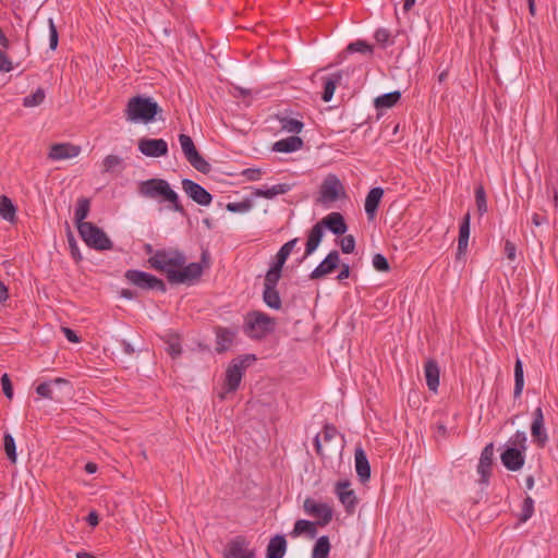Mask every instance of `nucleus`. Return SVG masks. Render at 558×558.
<instances>
[{
	"instance_id": "obj_10",
	"label": "nucleus",
	"mask_w": 558,
	"mask_h": 558,
	"mask_svg": "<svg viewBox=\"0 0 558 558\" xmlns=\"http://www.w3.org/2000/svg\"><path fill=\"white\" fill-rule=\"evenodd\" d=\"M304 511L317 519L319 526L327 525L332 519V509L329 505L317 502L313 498H306L303 505Z\"/></svg>"
},
{
	"instance_id": "obj_24",
	"label": "nucleus",
	"mask_w": 558,
	"mask_h": 558,
	"mask_svg": "<svg viewBox=\"0 0 558 558\" xmlns=\"http://www.w3.org/2000/svg\"><path fill=\"white\" fill-rule=\"evenodd\" d=\"M323 236L324 231L320 228V225L315 223L308 231L305 252L304 255L299 260L300 264L303 263L310 255H312L316 251L319 243L322 242Z\"/></svg>"
},
{
	"instance_id": "obj_26",
	"label": "nucleus",
	"mask_w": 558,
	"mask_h": 558,
	"mask_svg": "<svg viewBox=\"0 0 558 558\" xmlns=\"http://www.w3.org/2000/svg\"><path fill=\"white\" fill-rule=\"evenodd\" d=\"M383 195L384 190L379 186L373 187L366 195L364 207L368 220L375 218Z\"/></svg>"
},
{
	"instance_id": "obj_39",
	"label": "nucleus",
	"mask_w": 558,
	"mask_h": 558,
	"mask_svg": "<svg viewBox=\"0 0 558 558\" xmlns=\"http://www.w3.org/2000/svg\"><path fill=\"white\" fill-rule=\"evenodd\" d=\"M279 123H280L281 130L289 132V133H295V134H299L304 126L302 121L291 118V117H280Z\"/></svg>"
},
{
	"instance_id": "obj_45",
	"label": "nucleus",
	"mask_w": 558,
	"mask_h": 558,
	"mask_svg": "<svg viewBox=\"0 0 558 558\" xmlns=\"http://www.w3.org/2000/svg\"><path fill=\"white\" fill-rule=\"evenodd\" d=\"M347 52L353 53V52H360V53H368L372 54L373 47L365 40L357 39L353 43H350L345 49Z\"/></svg>"
},
{
	"instance_id": "obj_16",
	"label": "nucleus",
	"mask_w": 558,
	"mask_h": 558,
	"mask_svg": "<svg viewBox=\"0 0 558 558\" xmlns=\"http://www.w3.org/2000/svg\"><path fill=\"white\" fill-rule=\"evenodd\" d=\"M531 435L538 447H544L548 441V435L544 427V414L541 407L533 412V422L531 424Z\"/></svg>"
},
{
	"instance_id": "obj_52",
	"label": "nucleus",
	"mask_w": 558,
	"mask_h": 558,
	"mask_svg": "<svg viewBox=\"0 0 558 558\" xmlns=\"http://www.w3.org/2000/svg\"><path fill=\"white\" fill-rule=\"evenodd\" d=\"M373 266L378 271H388L389 270V263L388 259L383 254H375L373 256Z\"/></svg>"
},
{
	"instance_id": "obj_64",
	"label": "nucleus",
	"mask_w": 558,
	"mask_h": 558,
	"mask_svg": "<svg viewBox=\"0 0 558 558\" xmlns=\"http://www.w3.org/2000/svg\"><path fill=\"white\" fill-rule=\"evenodd\" d=\"M86 521L90 526H96L99 523V517H98L97 512H95V511L89 512L86 518Z\"/></svg>"
},
{
	"instance_id": "obj_22",
	"label": "nucleus",
	"mask_w": 558,
	"mask_h": 558,
	"mask_svg": "<svg viewBox=\"0 0 558 558\" xmlns=\"http://www.w3.org/2000/svg\"><path fill=\"white\" fill-rule=\"evenodd\" d=\"M238 335V329L235 327H217L216 328V338H217V347L216 351L218 353L226 352L232 345L235 337Z\"/></svg>"
},
{
	"instance_id": "obj_53",
	"label": "nucleus",
	"mask_w": 558,
	"mask_h": 558,
	"mask_svg": "<svg viewBox=\"0 0 558 558\" xmlns=\"http://www.w3.org/2000/svg\"><path fill=\"white\" fill-rule=\"evenodd\" d=\"M341 251L344 254H351L354 252L355 248V239L353 235L348 234L343 236L340 241Z\"/></svg>"
},
{
	"instance_id": "obj_8",
	"label": "nucleus",
	"mask_w": 558,
	"mask_h": 558,
	"mask_svg": "<svg viewBox=\"0 0 558 558\" xmlns=\"http://www.w3.org/2000/svg\"><path fill=\"white\" fill-rule=\"evenodd\" d=\"M179 142L184 157L191 163V166L202 173H208L210 171V165L198 153L192 137L186 134H180Z\"/></svg>"
},
{
	"instance_id": "obj_6",
	"label": "nucleus",
	"mask_w": 558,
	"mask_h": 558,
	"mask_svg": "<svg viewBox=\"0 0 558 558\" xmlns=\"http://www.w3.org/2000/svg\"><path fill=\"white\" fill-rule=\"evenodd\" d=\"M256 360L254 354H246L232 360L226 371L225 388L226 391L219 393L220 399L226 398V393L234 392L242 380L246 367Z\"/></svg>"
},
{
	"instance_id": "obj_15",
	"label": "nucleus",
	"mask_w": 558,
	"mask_h": 558,
	"mask_svg": "<svg viewBox=\"0 0 558 558\" xmlns=\"http://www.w3.org/2000/svg\"><path fill=\"white\" fill-rule=\"evenodd\" d=\"M340 262L338 251H331L324 260L310 274V279L318 280L333 272Z\"/></svg>"
},
{
	"instance_id": "obj_3",
	"label": "nucleus",
	"mask_w": 558,
	"mask_h": 558,
	"mask_svg": "<svg viewBox=\"0 0 558 558\" xmlns=\"http://www.w3.org/2000/svg\"><path fill=\"white\" fill-rule=\"evenodd\" d=\"M186 263V256L177 248L157 250L153 256L148 258L149 266L160 272H163L169 280L171 271H178Z\"/></svg>"
},
{
	"instance_id": "obj_44",
	"label": "nucleus",
	"mask_w": 558,
	"mask_h": 558,
	"mask_svg": "<svg viewBox=\"0 0 558 558\" xmlns=\"http://www.w3.org/2000/svg\"><path fill=\"white\" fill-rule=\"evenodd\" d=\"M3 447L7 453L8 459L12 462H16V446L13 436L9 433H5L3 436Z\"/></svg>"
},
{
	"instance_id": "obj_40",
	"label": "nucleus",
	"mask_w": 558,
	"mask_h": 558,
	"mask_svg": "<svg viewBox=\"0 0 558 558\" xmlns=\"http://www.w3.org/2000/svg\"><path fill=\"white\" fill-rule=\"evenodd\" d=\"M68 383L69 381L66 379L58 377V378H54L53 380L39 384L36 387V392H37V395H39L43 398L53 399L51 386L60 385V384H68Z\"/></svg>"
},
{
	"instance_id": "obj_43",
	"label": "nucleus",
	"mask_w": 558,
	"mask_h": 558,
	"mask_svg": "<svg viewBox=\"0 0 558 558\" xmlns=\"http://www.w3.org/2000/svg\"><path fill=\"white\" fill-rule=\"evenodd\" d=\"M298 243H299L298 238H294V239L288 241L287 243H284L278 251V253L276 254L275 262L284 265V263L287 262L288 257L290 256V254L292 253V251L294 250V247L296 246Z\"/></svg>"
},
{
	"instance_id": "obj_20",
	"label": "nucleus",
	"mask_w": 558,
	"mask_h": 558,
	"mask_svg": "<svg viewBox=\"0 0 558 558\" xmlns=\"http://www.w3.org/2000/svg\"><path fill=\"white\" fill-rule=\"evenodd\" d=\"M81 147L71 143H58L50 147L48 157L52 160H63L78 156Z\"/></svg>"
},
{
	"instance_id": "obj_46",
	"label": "nucleus",
	"mask_w": 558,
	"mask_h": 558,
	"mask_svg": "<svg viewBox=\"0 0 558 558\" xmlns=\"http://www.w3.org/2000/svg\"><path fill=\"white\" fill-rule=\"evenodd\" d=\"M46 94L43 88H37L36 92L26 96L23 99L24 107H36L45 100Z\"/></svg>"
},
{
	"instance_id": "obj_60",
	"label": "nucleus",
	"mask_w": 558,
	"mask_h": 558,
	"mask_svg": "<svg viewBox=\"0 0 558 558\" xmlns=\"http://www.w3.org/2000/svg\"><path fill=\"white\" fill-rule=\"evenodd\" d=\"M515 253H517V247H515L514 243L507 240L505 242V254H506L507 258L510 260H513L515 258Z\"/></svg>"
},
{
	"instance_id": "obj_7",
	"label": "nucleus",
	"mask_w": 558,
	"mask_h": 558,
	"mask_svg": "<svg viewBox=\"0 0 558 558\" xmlns=\"http://www.w3.org/2000/svg\"><path fill=\"white\" fill-rule=\"evenodd\" d=\"M78 233L83 241L97 251L111 250L113 244L102 229L93 222L78 226Z\"/></svg>"
},
{
	"instance_id": "obj_13",
	"label": "nucleus",
	"mask_w": 558,
	"mask_h": 558,
	"mask_svg": "<svg viewBox=\"0 0 558 558\" xmlns=\"http://www.w3.org/2000/svg\"><path fill=\"white\" fill-rule=\"evenodd\" d=\"M138 150L147 157H163L168 154V143L162 138L143 137L138 141Z\"/></svg>"
},
{
	"instance_id": "obj_61",
	"label": "nucleus",
	"mask_w": 558,
	"mask_h": 558,
	"mask_svg": "<svg viewBox=\"0 0 558 558\" xmlns=\"http://www.w3.org/2000/svg\"><path fill=\"white\" fill-rule=\"evenodd\" d=\"M62 332L64 333L65 338L72 342V343H78L81 341L80 337L76 335L74 330L68 327L61 328Z\"/></svg>"
},
{
	"instance_id": "obj_33",
	"label": "nucleus",
	"mask_w": 558,
	"mask_h": 558,
	"mask_svg": "<svg viewBox=\"0 0 558 558\" xmlns=\"http://www.w3.org/2000/svg\"><path fill=\"white\" fill-rule=\"evenodd\" d=\"M89 210H90V201L86 197L78 198L77 203H76L75 213H74V220H75L77 228L81 225L87 223L84 220L87 218Z\"/></svg>"
},
{
	"instance_id": "obj_63",
	"label": "nucleus",
	"mask_w": 558,
	"mask_h": 558,
	"mask_svg": "<svg viewBox=\"0 0 558 558\" xmlns=\"http://www.w3.org/2000/svg\"><path fill=\"white\" fill-rule=\"evenodd\" d=\"M349 277H350V266L347 265V264H343L342 267H341L340 272L337 276V279L339 281H342V280H344V279H347Z\"/></svg>"
},
{
	"instance_id": "obj_17",
	"label": "nucleus",
	"mask_w": 558,
	"mask_h": 558,
	"mask_svg": "<svg viewBox=\"0 0 558 558\" xmlns=\"http://www.w3.org/2000/svg\"><path fill=\"white\" fill-rule=\"evenodd\" d=\"M493 457H494V444H487L481 452L477 472L481 475L480 482L482 484H487L490 476L492 465H493Z\"/></svg>"
},
{
	"instance_id": "obj_49",
	"label": "nucleus",
	"mask_w": 558,
	"mask_h": 558,
	"mask_svg": "<svg viewBox=\"0 0 558 558\" xmlns=\"http://www.w3.org/2000/svg\"><path fill=\"white\" fill-rule=\"evenodd\" d=\"M533 512L534 500L530 496H527L522 504V509L519 518L520 522H526L533 515Z\"/></svg>"
},
{
	"instance_id": "obj_28",
	"label": "nucleus",
	"mask_w": 558,
	"mask_h": 558,
	"mask_svg": "<svg viewBox=\"0 0 558 558\" xmlns=\"http://www.w3.org/2000/svg\"><path fill=\"white\" fill-rule=\"evenodd\" d=\"M439 366L435 360H428L424 364L426 385L430 391L436 392L439 386Z\"/></svg>"
},
{
	"instance_id": "obj_57",
	"label": "nucleus",
	"mask_w": 558,
	"mask_h": 558,
	"mask_svg": "<svg viewBox=\"0 0 558 558\" xmlns=\"http://www.w3.org/2000/svg\"><path fill=\"white\" fill-rule=\"evenodd\" d=\"M338 434V430L336 426L331 424H326L323 429V438L325 441H330L333 439Z\"/></svg>"
},
{
	"instance_id": "obj_2",
	"label": "nucleus",
	"mask_w": 558,
	"mask_h": 558,
	"mask_svg": "<svg viewBox=\"0 0 558 558\" xmlns=\"http://www.w3.org/2000/svg\"><path fill=\"white\" fill-rule=\"evenodd\" d=\"M161 112L162 109L153 98L137 95L129 99L124 116L130 122L148 124Z\"/></svg>"
},
{
	"instance_id": "obj_30",
	"label": "nucleus",
	"mask_w": 558,
	"mask_h": 558,
	"mask_svg": "<svg viewBox=\"0 0 558 558\" xmlns=\"http://www.w3.org/2000/svg\"><path fill=\"white\" fill-rule=\"evenodd\" d=\"M343 77V71H338L325 78L324 83V92L322 95V99L325 102H329L332 99L333 93L337 86L341 83Z\"/></svg>"
},
{
	"instance_id": "obj_58",
	"label": "nucleus",
	"mask_w": 558,
	"mask_h": 558,
	"mask_svg": "<svg viewBox=\"0 0 558 558\" xmlns=\"http://www.w3.org/2000/svg\"><path fill=\"white\" fill-rule=\"evenodd\" d=\"M167 352L173 357H178L181 352H182V349H181V345L179 343L178 340H173L171 342L168 343V347H167Z\"/></svg>"
},
{
	"instance_id": "obj_11",
	"label": "nucleus",
	"mask_w": 558,
	"mask_h": 558,
	"mask_svg": "<svg viewBox=\"0 0 558 558\" xmlns=\"http://www.w3.org/2000/svg\"><path fill=\"white\" fill-rule=\"evenodd\" d=\"M344 194L343 186L336 175H328L320 185L319 201L324 204L336 202Z\"/></svg>"
},
{
	"instance_id": "obj_4",
	"label": "nucleus",
	"mask_w": 558,
	"mask_h": 558,
	"mask_svg": "<svg viewBox=\"0 0 558 558\" xmlns=\"http://www.w3.org/2000/svg\"><path fill=\"white\" fill-rule=\"evenodd\" d=\"M210 267V254L208 250H203L201 254V260L197 263H190L182 268H179L178 271H171L169 276V282L171 284L179 283H192L201 278L204 272V269Z\"/></svg>"
},
{
	"instance_id": "obj_23",
	"label": "nucleus",
	"mask_w": 558,
	"mask_h": 558,
	"mask_svg": "<svg viewBox=\"0 0 558 558\" xmlns=\"http://www.w3.org/2000/svg\"><path fill=\"white\" fill-rule=\"evenodd\" d=\"M355 471L362 483H365L371 477V465L365 451L357 447L354 451Z\"/></svg>"
},
{
	"instance_id": "obj_1",
	"label": "nucleus",
	"mask_w": 558,
	"mask_h": 558,
	"mask_svg": "<svg viewBox=\"0 0 558 558\" xmlns=\"http://www.w3.org/2000/svg\"><path fill=\"white\" fill-rule=\"evenodd\" d=\"M137 192L142 197L155 199L158 203H169L168 208L186 216V210L180 202L178 193L171 189L169 182L165 179L154 178L142 181L138 184Z\"/></svg>"
},
{
	"instance_id": "obj_42",
	"label": "nucleus",
	"mask_w": 558,
	"mask_h": 558,
	"mask_svg": "<svg viewBox=\"0 0 558 558\" xmlns=\"http://www.w3.org/2000/svg\"><path fill=\"white\" fill-rule=\"evenodd\" d=\"M524 387L523 365L521 360H517L514 365V398H519Z\"/></svg>"
},
{
	"instance_id": "obj_34",
	"label": "nucleus",
	"mask_w": 558,
	"mask_h": 558,
	"mask_svg": "<svg viewBox=\"0 0 558 558\" xmlns=\"http://www.w3.org/2000/svg\"><path fill=\"white\" fill-rule=\"evenodd\" d=\"M331 549L330 541L327 535L317 538L312 549V558H328Z\"/></svg>"
},
{
	"instance_id": "obj_29",
	"label": "nucleus",
	"mask_w": 558,
	"mask_h": 558,
	"mask_svg": "<svg viewBox=\"0 0 558 558\" xmlns=\"http://www.w3.org/2000/svg\"><path fill=\"white\" fill-rule=\"evenodd\" d=\"M287 546V541L283 535H275L267 545L266 558H283Z\"/></svg>"
},
{
	"instance_id": "obj_35",
	"label": "nucleus",
	"mask_w": 558,
	"mask_h": 558,
	"mask_svg": "<svg viewBox=\"0 0 558 558\" xmlns=\"http://www.w3.org/2000/svg\"><path fill=\"white\" fill-rule=\"evenodd\" d=\"M401 98V93L399 90H395L391 93L384 94L378 96L374 100V105L377 109L380 108H391L393 107Z\"/></svg>"
},
{
	"instance_id": "obj_18",
	"label": "nucleus",
	"mask_w": 558,
	"mask_h": 558,
	"mask_svg": "<svg viewBox=\"0 0 558 558\" xmlns=\"http://www.w3.org/2000/svg\"><path fill=\"white\" fill-rule=\"evenodd\" d=\"M501 463L509 471H519L525 462L524 451L508 447L500 456Z\"/></svg>"
},
{
	"instance_id": "obj_19",
	"label": "nucleus",
	"mask_w": 558,
	"mask_h": 558,
	"mask_svg": "<svg viewBox=\"0 0 558 558\" xmlns=\"http://www.w3.org/2000/svg\"><path fill=\"white\" fill-rule=\"evenodd\" d=\"M317 225H320L323 230L325 228L329 229L336 235H342L348 230L343 216L337 211L330 213L318 221Z\"/></svg>"
},
{
	"instance_id": "obj_55",
	"label": "nucleus",
	"mask_w": 558,
	"mask_h": 558,
	"mask_svg": "<svg viewBox=\"0 0 558 558\" xmlns=\"http://www.w3.org/2000/svg\"><path fill=\"white\" fill-rule=\"evenodd\" d=\"M1 385L4 396L11 400L13 398V387L11 379L7 373H4L1 377Z\"/></svg>"
},
{
	"instance_id": "obj_21",
	"label": "nucleus",
	"mask_w": 558,
	"mask_h": 558,
	"mask_svg": "<svg viewBox=\"0 0 558 558\" xmlns=\"http://www.w3.org/2000/svg\"><path fill=\"white\" fill-rule=\"evenodd\" d=\"M336 493L347 512L352 513L356 506V496L354 490L350 489V482H338L336 485Z\"/></svg>"
},
{
	"instance_id": "obj_36",
	"label": "nucleus",
	"mask_w": 558,
	"mask_h": 558,
	"mask_svg": "<svg viewBox=\"0 0 558 558\" xmlns=\"http://www.w3.org/2000/svg\"><path fill=\"white\" fill-rule=\"evenodd\" d=\"M282 264L275 262L265 276L264 288H277L281 278Z\"/></svg>"
},
{
	"instance_id": "obj_48",
	"label": "nucleus",
	"mask_w": 558,
	"mask_h": 558,
	"mask_svg": "<svg viewBox=\"0 0 558 558\" xmlns=\"http://www.w3.org/2000/svg\"><path fill=\"white\" fill-rule=\"evenodd\" d=\"M123 159L119 157L118 155H108L104 161H102V171L104 172H111L117 167L122 166Z\"/></svg>"
},
{
	"instance_id": "obj_12",
	"label": "nucleus",
	"mask_w": 558,
	"mask_h": 558,
	"mask_svg": "<svg viewBox=\"0 0 558 558\" xmlns=\"http://www.w3.org/2000/svg\"><path fill=\"white\" fill-rule=\"evenodd\" d=\"M248 545L244 536H235L228 543L225 558H255V550L248 548Z\"/></svg>"
},
{
	"instance_id": "obj_62",
	"label": "nucleus",
	"mask_w": 558,
	"mask_h": 558,
	"mask_svg": "<svg viewBox=\"0 0 558 558\" xmlns=\"http://www.w3.org/2000/svg\"><path fill=\"white\" fill-rule=\"evenodd\" d=\"M69 244H70V247H71L72 256L75 259H77V260L81 259L82 257H81V254L78 252L77 244H76V242H75V240H74V238L72 235L69 238Z\"/></svg>"
},
{
	"instance_id": "obj_14",
	"label": "nucleus",
	"mask_w": 558,
	"mask_h": 558,
	"mask_svg": "<svg viewBox=\"0 0 558 558\" xmlns=\"http://www.w3.org/2000/svg\"><path fill=\"white\" fill-rule=\"evenodd\" d=\"M181 184L186 195L191 197L195 203L202 206L210 205L213 196L202 185L190 179H183Z\"/></svg>"
},
{
	"instance_id": "obj_59",
	"label": "nucleus",
	"mask_w": 558,
	"mask_h": 558,
	"mask_svg": "<svg viewBox=\"0 0 558 558\" xmlns=\"http://www.w3.org/2000/svg\"><path fill=\"white\" fill-rule=\"evenodd\" d=\"M374 37L377 40V43L385 45L388 43V40L390 38V33H389V31H387L385 28H378L375 32Z\"/></svg>"
},
{
	"instance_id": "obj_5",
	"label": "nucleus",
	"mask_w": 558,
	"mask_h": 558,
	"mask_svg": "<svg viewBox=\"0 0 558 558\" xmlns=\"http://www.w3.org/2000/svg\"><path fill=\"white\" fill-rule=\"evenodd\" d=\"M276 320L269 315L254 311L245 316L243 330L251 339H263L275 329Z\"/></svg>"
},
{
	"instance_id": "obj_41",
	"label": "nucleus",
	"mask_w": 558,
	"mask_h": 558,
	"mask_svg": "<svg viewBox=\"0 0 558 558\" xmlns=\"http://www.w3.org/2000/svg\"><path fill=\"white\" fill-rule=\"evenodd\" d=\"M524 387L523 365L521 360H517L514 365V398H519Z\"/></svg>"
},
{
	"instance_id": "obj_54",
	"label": "nucleus",
	"mask_w": 558,
	"mask_h": 558,
	"mask_svg": "<svg viewBox=\"0 0 558 558\" xmlns=\"http://www.w3.org/2000/svg\"><path fill=\"white\" fill-rule=\"evenodd\" d=\"M251 207H252V205L247 201L227 204V210H229L231 213H245V211L250 210Z\"/></svg>"
},
{
	"instance_id": "obj_38",
	"label": "nucleus",
	"mask_w": 558,
	"mask_h": 558,
	"mask_svg": "<svg viewBox=\"0 0 558 558\" xmlns=\"http://www.w3.org/2000/svg\"><path fill=\"white\" fill-rule=\"evenodd\" d=\"M263 300L266 305L272 310H280L282 306L281 298L277 288H264Z\"/></svg>"
},
{
	"instance_id": "obj_37",
	"label": "nucleus",
	"mask_w": 558,
	"mask_h": 558,
	"mask_svg": "<svg viewBox=\"0 0 558 558\" xmlns=\"http://www.w3.org/2000/svg\"><path fill=\"white\" fill-rule=\"evenodd\" d=\"M15 213H16V208H15L14 204L12 203V201L5 195H1L0 196V216L4 220L13 222L15 220Z\"/></svg>"
},
{
	"instance_id": "obj_56",
	"label": "nucleus",
	"mask_w": 558,
	"mask_h": 558,
	"mask_svg": "<svg viewBox=\"0 0 558 558\" xmlns=\"http://www.w3.org/2000/svg\"><path fill=\"white\" fill-rule=\"evenodd\" d=\"M13 69L12 61L4 50H0V71L10 72Z\"/></svg>"
},
{
	"instance_id": "obj_47",
	"label": "nucleus",
	"mask_w": 558,
	"mask_h": 558,
	"mask_svg": "<svg viewBox=\"0 0 558 558\" xmlns=\"http://www.w3.org/2000/svg\"><path fill=\"white\" fill-rule=\"evenodd\" d=\"M475 203L480 215H484L487 211L486 193L482 185L475 189Z\"/></svg>"
},
{
	"instance_id": "obj_51",
	"label": "nucleus",
	"mask_w": 558,
	"mask_h": 558,
	"mask_svg": "<svg viewBox=\"0 0 558 558\" xmlns=\"http://www.w3.org/2000/svg\"><path fill=\"white\" fill-rule=\"evenodd\" d=\"M48 25H49V47L51 50H56L58 47V43H59V35H58V31H57V27H56L52 19L48 20Z\"/></svg>"
},
{
	"instance_id": "obj_32",
	"label": "nucleus",
	"mask_w": 558,
	"mask_h": 558,
	"mask_svg": "<svg viewBox=\"0 0 558 558\" xmlns=\"http://www.w3.org/2000/svg\"><path fill=\"white\" fill-rule=\"evenodd\" d=\"M290 190H291V185L290 184L280 183V184H276V185H274L271 187L265 186V187H262V189H256L255 192H254V195L258 196V197H264V198H267V199H271V198H274L277 195H282V194L288 193Z\"/></svg>"
},
{
	"instance_id": "obj_31",
	"label": "nucleus",
	"mask_w": 558,
	"mask_h": 558,
	"mask_svg": "<svg viewBox=\"0 0 558 558\" xmlns=\"http://www.w3.org/2000/svg\"><path fill=\"white\" fill-rule=\"evenodd\" d=\"M303 146V140L299 136H290L276 142L272 150L278 153H292L299 150Z\"/></svg>"
},
{
	"instance_id": "obj_25",
	"label": "nucleus",
	"mask_w": 558,
	"mask_h": 558,
	"mask_svg": "<svg viewBox=\"0 0 558 558\" xmlns=\"http://www.w3.org/2000/svg\"><path fill=\"white\" fill-rule=\"evenodd\" d=\"M470 213H466L462 218L459 228V238H458V247H457V258H461L465 255L469 238H470Z\"/></svg>"
},
{
	"instance_id": "obj_27",
	"label": "nucleus",
	"mask_w": 558,
	"mask_h": 558,
	"mask_svg": "<svg viewBox=\"0 0 558 558\" xmlns=\"http://www.w3.org/2000/svg\"><path fill=\"white\" fill-rule=\"evenodd\" d=\"M317 522L300 519L294 523L290 535L293 538L305 535L306 537L313 539L317 536Z\"/></svg>"
},
{
	"instance_id": "obj_50",
	"label": "nucleus",
	"mask_w": 558,
	"mask_h": 558,
	"mask_svg": "<svg viewBox=\"0 0 558 558\" xmlns=\"http://www.w3.org/2000/svg\"><path fill=\"white\" fill-rule=\"evenodd\" d=\"M526 440V434L524 432L518 430L509 440V442L512 445L511 448H519L520 450L525 451Z\"/></svg>"
},
{
	"instance_id": "obj_9",
	"label": "nucleus",
	"mask_w": 558,
	"mask_h": 558,
	"mask_svg": "<svg viewBox=\"0 0 558 558\" xmlns=\"http://www.w3.org/2000/svg\"><path fill=\"white\" fill-rule=\"evenodd\" d=\"M124 276L130 283L141 289L156 290L160 292H166L167 290L166 283L151 274L136 269H129Z\"/></svg>"
}]
</instances>
